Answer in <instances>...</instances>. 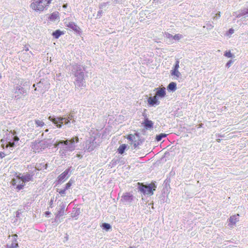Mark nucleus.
<instances>
[{"label":"nucleus","instance_id":"f257e3e1","mask_svg":"<svg viewBox=\"0 0 248 248\" xmlns=\"http://www.w3.org/2000/svg\"><path fill=\"white\" fill-rule=\"evenodd\" d=\"M79 141V139L78 137L73 138L71 139L66 140L60 141L55 144V146L57 147L61 144H64L65 145H67L64 148H63L60 150L59 153L61 156H65L67 155V152H72L76 148L75 142L78 143Z\"/></svg>","mask_w":248,"mask_h":248},{"label":"nucleus","instance_id":"f03ea898","mask_svg":"<svg viewBox=\"0 0 248 248\" xmlns=\"http://www.w3.org/2000/svg\"><path fill=\"white\" fill-rule=\"evenodd\" d=\"M72 71L75 77V84L76 87H85L84 73L82 71L81 67L79 65H76L73 66Z\"/></svg>","mask_w":248,"mask_h":248},{"label":"nucleus","instance_id":"7ed1b4c3","mask_svg":"<svg viewBox=\"0 0 248 248\" xmlns=\"http://www.w3.org/2000/svg\"><path fill=\"white\" fill-rule=\"evenodd\" d=\"M51 0H37L32 2L31 5V8L37 12H41L44 11L45 7L48 5L50 3Z\"/></svg>","mask_w":248,"mask_h":248},{"label":"nucleus","instance_id":"20e7f679","mask_svg":"<svg viewBox=\"0 0 248 248\" xmlns=\"http://www.w3.org/2000/svg\"><path fill=\"white\" fill-rule=\"evenodd\" d=\"M155 185H150L149 186L140 185L139 187V190L144 194L151 195L154 193V191L155 190Z\"/></svg>","mask_w":248,"mask_h":248},{"label":"nucleus","instance_id":"39448f33","mask_svg":"<svg viewBox=\"0 0 248 248\" xmlns=\"http://www.w3.org/2000/svg\"><path fill=\"white\" fill-rule=\"evenodd\" d=\"M95 138H91L86 141L85 149L88 152L93 151L95 148L99 146V144L95 141Z\"/></svg>","mask_w":248,"mask_h":248},{"label":"nucleus","instance_id":"423d86ee","mask_svg":"<svg viewBox=\"0 0 248 248\" xmlns=\"http://www.w3.org/2000/svg\"><path fill=\"white\" fill-rule=\"evenodd\" d=\"M179 61L177 60L175 62V64L173 65L172 68L171 70L170 71V74L172 76L174 77V78L176 79H178L181 78L182 75L181 73L179 71Z\"/></svg>","mask_w":248,"mask_h":248},{"label":"nucleus","instance_id":"0eeeda50","mask_svg":"<svg viewBox=\"0 0 248 248\" xmlns=\"http://www.w3.org/2000/svg\"><path fill=\"white\" fill-rule=\"evenodd\" d=\"M20 175V174L17 175L16 177L14 178L11 181L12 185L16 186V188L18 190L22 189L24 186V184H22V180Z\"/></svg>","mask_w":248,"mask_h":248},{"label":"nucleus","instance_id":"6e6552de","mask_svg":"<svg viewBox=\"0 0 248 248\" xmlns=\"http://www.w3.org/2000/svg\"><path fill=\"white\" fill-rule=\"evenodd\" d=\"M64 24L66 27L71 29L76 33L79 35L81 34L82 31L80 28L76 23L72 21H65Z\"/></svg>","mask_w":248,"mask_h":248},{"label":"nucleus","instance_id":"1a4fd4ad","mask_svg":"<svg viewBox=\"0 0 248 248\" xmlns=\"http://www.w3.org/2000/svg\"><path fill=\"white\" fill-rule=\"evenodd\" d=\"M15 97L17 98H21L26 93L25 90L20 85L16 86L14 88Z\"/></svg>","mask_w":248,"mask_h":248},{"label":"nucleus","instance_id":"9d476101","mask_svg":"<svg viewBox=\"0 0 248 248\" xmlns=\"http://www.w3.org/2000/svg\"><path fill=\"white\" fill-rule=\"evenodd\" d=\"M70 169H66L61 175H60L58 178L57 181L59 183H63L68 177L70 176Z\"/></svg>","mask_w":248,"mask_h":248},{"label":"nucleus","instance_id":"9b49d317","mask_svg":"<svg viewBox=\"0 0 248 248\" xmlns=\"http://www.w3.org/2000/svg\"><path fill=\"white\" fill-rule=\"evenodd\" d=\"M148 105L151 107H155L158 106L160 104L158 98L154 95L153 97H149L147 100Z\"/></svg>","mask_w":248,"mask_h":248},{"label":"nucleus","instance_id":"f8f14e48","mask_svg":"<svg viewBox=\"0 0 248 248\" xmlns=\"http://www.w3.org/2000/svg\"><path fill=\"white\" fill-rule=\"evenodd\" d=\"M155 90L156 91L155 95L158 98H163L165 97L166 92L165 87L157 88Z\"/></svg>","mask_w":248,"mask_h":248},{"label":"nucleus","instance_id":"ddd939ff","mask_svg":"<svg viewBox=\"0 0 248 248\" xmlns=\"http://www.w3.org/2000/svg\"><path fill=\"white\" fill-rule=\"evenodd\" d=\"M239 215L237 214L232 216L229 218L230 223L229 224V226L230 228H233L234 226L239 221Z\"/></svg>","mask_w":248,"mask_h":248},{"label":"nucleus","instance_id":"4468645a","mask_svg":"<svg viewBox=\"0 0 248 248\" xmlns=\"http://www.w3.org/2000/svg\"><path fill=\"white\" fill-rule=\"evenodd\" d=\"M133 195L129 193H125L122 197V201L125 203H129L133 200Z\"/></svg>","mask_w":248,"mask_h":248},{"label":"nucleus","instance_id":"2eb2a0df","mask_svg":"<svg viewBox=\"0 0 248 248\" xmlns=\"http://www.w3.org/2000/svg\"><path fill=\"white\" fill-rule=\"evenodd\" d=\"M48 119L52 121L54 124H57L58 123L57 119L60 121H64L65 124H68L70 123V121L65 118L58 117L57 118H53L51 116H49Z\"/></svg>","mask_w":248,"mask_h":248},{"label":"nucleus","instance_id":"dca6fc26","mask_svg":"<svg viewBox=\"0 0 248 248\" xmlns=\"http://www.w3.org/2000/svg\"><path fill=\"white\" fill-rule=\"evenodd\" d=\"M65 206L63 203H61L60 205V209L58 211L56 215L57 217H61L64 214Z\"/></svg>","mask_w":248,"mask_h":248},{"label":"nucleus","instance_id":"f3484780","mask_svg":"<svg viewBox=\"0 0 248 248\" xmlns=\"http://www.w3.org/2000/svg\"><path fill=\"white\" fill-rule=\"evenodd\" d=\"M31 54V52H23L21 56V58L22 61H25V62L28 61L30 58Z\"/></svg>","mask_w":248,"mask_h":248},{"label":"nucleus","instance_id":"a211bd4d","mask_svg":"<svg viewBox=\"0 0 248 248\" xmlns=\"http://www.w3.org/2000/svg\"><path fill=\"white\" fill-rule=\"evenodd\" d=\"M167 89L168 90L172 92H174L177 89L176 83L174 82H170L168 86Z\"/></svg>","mask_w":248,"mask_h":248},{"label":"nucleus","instance_id":"6ab92c4d","mask_svg":"<svg viewBox=\"0 0 248 248\" xmlns=\"http://www.w3.org/2000/svg\"><path fill=\"white\" fill-rule=\"evenodd\" d=\"M49 18L53 21H57L59 20V16L58 12L52 13L49 16Z\"/></svg>","mask_w":248,"mask_h":248},{"label":"nucleus","instance_id":"aec40b11","mask_svg":"<svg viewBox=\"0 0 248 248\" xmlns=\"http://www.w3.org/2000/svg\"><path fill=\"white\" fill-rule=\"evenodd\" d=\"M20 176L22 180V184H24L25 182H29L30 180H31V176L29 174H27L25 175H24V176L22 175Z\"/></svg>","mask_w":248,"mask_h":248},{"label":"nucleus","instance_id":"412c9836","mask_svg":"<svg viewBox=\"0 0 248 248\" xmlns=\"http://www.w3.org/2000/svg\"><path fill=\"white\" fill-rule=\"evenodd\" d=\"M126 148V145L125 144H122L121 146H120L118 149L119 153L121 154H123Z\"/></svg>","mask_w":248,"mask_h":248},{"label":"nucleus","instance_id":"4be33fe9","mask_svg":"<svg viewBox=\"0 0 248 248\" xmlns=\"http://www.w3.org/2000/svg\"><path fill=\"white\" fill-rule=\"evenodd\" d=\"M62 34V31L60 30H57L53 32L52 35L55 38H58Z\"/></svg>","mask_w":248,"mask_h":248},{"label":"nucleus","instance_id":"5701e85b","mask_svg":"<svg viewBox=\"0 0 248 248\" xmlns=\"http://www.w3.org/2000/svg\"><path fill=\"white\" fill-rule=\"evenodd\" d=\"M144 125L146 127L151 128L153 127V123L151 121L146 119L145 121Z\"/></svg>","mask_w":248,"mask_h":248},{"label":"nucleus","instance_id":"b1692460","mask_svg":"<svg viewBox=\"0 0 248 248\" xmlns=\"http://www.w3.org/2000/svg\"><path fill=\"white\" fill-rule=\"evenodd\" d=\"M247 14H248V9L243 10H241L240 13L237 15L236 17L239 18L241 16H245Z\"/></svg>","mask_w":248,"mask_h":248},{"label":"nucleus","instance_id":"393cba45","mask_svg":"<svg viewBox=\"0 0 248 248\" xmlns=\"http://www.w3.org/2000/svg\"><path fill=\"white\" fill-rule=\"evenodd\" d=\"M167 136V134L162 133L158 135H157L156 137V140L157 141H160L163 138H165Z\"/></svg>","mask_w":248,"mask_h":248},{"label":"nucleus","instance_id":"a878e982","mask_svg":"<svg viewBox=\"0 0 248 248\" xmlns=\"http://www.w3.org/2000/svg\"><path fill=\"white\" fill-rule=\"evenodd\" d=\"M224 56L227 58L234 57V55L231 53L230 50L226 51L224 53Z\"/></svg>","mask_w":248,"mask_h":248},{"label":"nucleus","instance_id":"bb28decb","mask_svg":"<svg viewBox=\"0 0 248 248\" xmlns=\"http://www.w3.org/2000/svg\"><path fill=\"white\" fill-rule=\"evenodd\" d=\"M18 247V244L17 243L16 239L15 238V240L13 241V242L11 244L10 248H17Z\"/></svg>","mask_w":248,"mask_h":248},{"label":"nucleus","instance_id":"cd10ccee","mask_svg":"<svg viewBox=\"0 0 248 248\" xmlns=\"http://www.w3.org/2000/svg\"><path fill=\"white\" fill-rule=\"evenodd\" d=\"M74 182V180H73L72 179H70L68 183L66 184L64 188H65L66 189H69Z\"/></svg>","mask_w":248,"mask_h":248},{"label":"nucleus","instance_id":"c85d7f7f","mask_svg":"<svg viewBox=\"0 0 248 248\" xmlns=\"http://www.w3.org/2000/svg\"><path fill=\"white\" fill-rule=\"evenodd\" d=\"M203 28H206L208 30H210L214 28V26L212 24L208 23L206 26H203Z\"/></svg>","mask_w":248,"mask_h":248},{"label":"nucleus","instance_id":"c756f323","mask_svg":"<svg viewBox=\"0 0 248 248\" xmlns=\"http://www.w3.org/2000/svg\"><path fill=\"white\" fill-rule=\"evenodd\" d=\"M182 38H183V36L181 34H178L173 35L172 38L175 40H179L180 39H181Z\"/></svg>","mask_w":248,"mask_h":248},{"label":"nucleus","instance_id":"7c9ffc66","mask_svg":"<svg viewBox=\"0 0 248 248\" xmlns=\"http://www.w3.org/2000/svg\"><path fill=\"white\" fill-rule=\"evenodd\" d=\"M35 124L38 126H43L45 124L43 121L38 120L35 121Z\"/></svg>","mask_w":248,"mask_h":248},{"label":"nucleus","instance_id":"2f4dec72","mask_svg":"<svg viewBox=\"0 0 248 248\" xmlns=\"http://www.w3.org/2000/svg\"><path fill=\"white\" fill-rule=\"evenodd\" d=\"M127 139L131 141H133L135 140V137L134 135L130 134L128 135L127 137Z\"/></svg>","mask_w":248,"mask_h":248},{"label":"nucleus","instance_id":"473e14b6","mask_svg":"<svg viewBox=\"0 0 248 248\" xmlns=\"http://www.w3.org/2000/svg\"><path fill=\"white\" fill-rule=\"evenodd\" d=\"M103 227L105 229L109 230L111 228V226L110 224L105 223L103 224Z\"/></svg>","mask_w":248,"mask_h":248},{"label":"nucleus","instance_id":"72a5a7b5","mask_svg":"<svg viewBox=\"0 0 248 248\" xmlns=\"http://www.w3.org/2000/svg\"><path fill=\"white\" fill-rule=\"evenodd\" d=\"M66 189L65 188H64L63 189H61L59 192V193L61 194V195L62 196H64L65 195V191H66Z\"/></svg>","mask_w":248,"mask_h":248},{"label":"nucleus","instance_id":"f704fd0d","mask_svg":"<svg viewBox=\"0 0 248 248\" xmlns=\"http://www.w3.org/2000/svg\"><path fill=\"white\" fill-rule=\"evenodd\" d=\"M108 5V2H104L100 4L99 8L101 9H103L105 8Z\"/></svg>","mask_w":248,"mask_h":248},{"label":"nucleus","instance_id":"c9c22d12","mask_svg":"<svg viewBox=\"0 0 248 248\" xmlns=\"http://www.w3.org/2000/svg\"><path fill=\"white\" fill-rule=\"evenodd\" d=\"M233 62V61L232 60H230L226 64V66L228 68H229L232 64V63Z\"/></svg>","mask_w":248,"mask_h":248},{"label":"nucleus","instance_id":"e433bc0d","mask_svg":"<svg viewBox=\"0 0 248 248\" xmlns=\"http://www.w3.org/2000/svg\"><path fill=\"white\" fill-rule=\"evenodd\" d=\"M220 16V12H218L216 14L215 16H214L213 17V18L215 19L216 18H219Z\"/></svg>","mask_w":248,"mask_h":248},{"label":"nucleus","instance_id":"4c0bfd02","mask_svg":"<svg viewBox=\"0 0 248 248\" xmlns=\"http://www.w3.org/2000/svg\"><path fill=\"white\" fill-rule=\"evenodd\" d=\"M234 33V30L232 29H230L229 30V31H228V33L229 34H232Z\"/></svg>","mask_w":248,"mask_h":248},{"label":"nucleus","instance_id":"58836bf2","mask_svg":"<svg viewBox=\"0 0 248 248\" xmlns=\"http://www.w3.org/2000/svg\"><path fill=\"white\" fill-rule=\"evenodd\" d=\"M4 157V154L3 152H0V158H2Z\"/></svg>","mask_w":248,"mask_h":248},{"label":"nucleus","instance_id":"ea45409f","mask_svg":"<svg viewBox=\"0 0 248 248\" xmlns=\"http://www.w3.org/2000/svg\"><path fill=\"white\" fill-rule=\"evenodd\" d=\"M166 36L168 38H173V35L170 34H166Z\"/></svg>","mask_w":248,"mask_h":248},{"label":"nucleus","instance_id":"a19ab883","mask_svg":"<svg viewBox=\"0 0 248 248\" xmlns=\"http://www.w3.org/2000/svg\"><path fill=\"white\" fill-rule=\"evenodd\" d=\"M53 200L52 199H51L50 202H49V205L50 207H52V205L53 204Z\"/></svg>","mask_w":248,"mask_h":248},{"label":"nucleus","instance_id":"79ce46f5","mask_svg":"<svg viewBox=\"0 0 248 248\" xmlns=\"http://www.w3.org/2000/svg\"><path fill=\"white\" fill-rule=\"evenodd\" d=\"M57 124V126L59 128H61L62 127V124H59L58 123L56 124Z\"/></svg>","mask_w":248,"mask_h":248},{"label":"nucleus","instance_id":"37998d69","mask_svg":"<svg viewBox=\"0 0 248 248\" xmlns=\"http://www.w3.org/2000/svg\"><path fill=\"white\" fill-rule=\"evenodd\" d=\"M13 236L14 237V240L15 241V238L16 239V238L17 237V235L15 234L13 235Z\"/></svg>","mask_w":248,"mask_h":248},{"label":"nucleus","instance_id":"c03bdc74","mask_svg":"<svg viewBox=\"0 0 248 248\" xmlns=\"http://www.w3.org/2000/svg\"><path fill=\"white\" fill-rule=\"evenodd\" d=\"M73 117V116L72 115H69L68 117V119L71 120Z\"/></svg>","mask_w":248,"mask_h":248},{"label":"nucleus","instance_id":"a18cd8bd","mask_svg":"<svg viewBox=\"0 0 248 248\" xmlns=\"http://www.w3.org/2000/svg\"><path fill=\"white\" fill-rule=\"evenodd\" d=\"M57 120L58 121V123H60L59 124H62L63 123V121H60V120H59L58 119H57Z\"/></svg>","mask_w":248,"mask_h":248},{"label":"nucleus","instance_id":"49530a36","mask_svg":"<svg viewBox=\"0 0 248 248\" xmlns=\"http://www.w3.org/2000/svg\"><path fill=\"white\" fill-rule=\"evenodd\" d=\"M14 140H15L17 141V140H19V138L18 137H15Z\"/></svg>","mask_w":248,"mask_h":248},{"label":"nucleus","instance_id":"de8ad7c7","mask_svg":"<svg viewBox=\"0 0 248 248\" xmlns=\"http://www.w3.org/2000/svg\"><path fill=\"white\" fill-rule=\"evenodd\" d=\"M67 4H64V5H63V6H62V7H63V8H66L67 7Z\"/></svg>","mask_w":248,"mask_h":248},{"label":"nucleus","instance_id":"09e8293b","mask_svg":"<svg viewBox=\"0 0 248 248\" xmlns=\"http://www.w3.org/2000/svg\"><path fill=\"white\" fill-rule=\"evenodd\" d=\"M102 11H99L98 12V15H99H99H101V14H102Z\"/></svg>","mask_w":248,"mask_h":248},{"label":"nucleus","instance_id":"8fccbe9b","mask_svg":"<svg viewBox=\"0 0 248 248\" xmlns=\"http://www.w3.org/2000/svg\"><path fill=\"white\" fill-rule=\"evenodd\" d=\"M50 214V213L49 212H48V211H47V212H46V215H49Z\"/></svg>","mask_w":248,"mask_h":248},{"label":"nucleus","instance_id":"3c124183","mask_svg":"<svg viewBox=\"0 0 248 248\" xmlns=\"http://www.w3.org/2000/svg\"><path fill=\"white\" fill-rule=\"evenodd\" d=\"M29 50V48H27L26 49H25V51L26 52H27V51Z\"/></svg>","mask_w":248,"mask_h":248},{"label":"nucleus","instance_id":"603ef678","mask_svg":"<svg viewBox=\"0 0 248 248\" xmlns=\"http://www.w3.org/2000/svg\"><path fill=\"white\" fill-rule=\"evenodd\" d=\"M35 85L33 84V88H35Z\"/></svg>","mask_w":248,"mask_h":248},{"label":"nucleus","instance_id":"864d4df0","mask_svg":"<svg viewBox=\"0 0 248 248\" xmlns=\"http://www.w3.org/2000/svg\"><path fill=\"white\" fill-rule=\"evenodd\" d=\"M133 248V247H130V248Z\"/></svg>","mask_w":248,"mask_h":248}]
</instances>
